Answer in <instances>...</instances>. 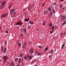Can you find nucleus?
Instances as JSON below:
<instances>
[{
    "label": "nucleus",
    "instance_id": "obj_1",
    "mask_svg": "<svg viewBox=\"0 0 66 66\" xmlns=\"http://www.w3.org/2000/svg\"><path fill=\"white\" fill-rule=\"evenodd\" d=\"M61 17V21H63L64 20H65L66 19V16L65 15L63 16L62 15H60Z\"/></svg>",
    "mask_w": 66,
    "mask_h": 66
},
{
    "label": "nucleus",
    "instance_id": "obj_2",
    "mask_svg": "<svg viewBox=\"0 0 66 66\" xmlns=\"http://www.w3.org/2000/svg\"><path fill=\"white\" fill-rule=\"evenodd\" d=\"M23 59L22 58L21 59L20 58H19L18 59V63L19 65L20 64V63H21V62H23Z\"/></svg>",
    "mask_w": 66,
    "mask_h": 66
},
{
    "label": "nucleus",
    "instance_id": "obj_3",
    "mask_svg": "<svg viewBox=\"0 0 66 66\" xmlns=\"http://www.w3.org/2000/svg\"><path fill=\"white\" fill-rule=\"evenodd\" d=\"M33 48H31L30 49V50L29 51V53L30 54L32 55V53H33Z\"/></svg>",
    "mask_w": 66,
    "mask_h": 66
},
{
    "label": "nucleus",
    "instance_id": "obj_4",
    "mask_svg": "<svg viewBox=\"0 0 66 66\" xmlns=\"http://www.w3.org/2000/svg\"><path fill=\"white\" fill-rule=\"evenodd\" d=\"M24 59H25V60H28V59H29V55H28L26 56H24Z\"/></svg>",
    "mask_w": 66,
    "mask_h": 66
},
{
    "label": "nucleus",
    "instance_id": "obj_5",
    "mask_svg": "<svg viewBox=\"0 0 66 66\" xmlns=\"http://www.w3.org/2000/svg\"><path fill=\"white\" fill-rule=\"evenodd\" d=\"M4 60H7L8 59V57L5 56H4L3 57Z\"/></svg>",
    "mask_w": 66,
    "mask_h": 66
},
{
    "label": "nucleus",
    "instance_id": "obj_6",
    "mask_svg": "<svg viewBox=\"0 0 66 66\" xmlns=\"http://www.w3.org/2000/svg\"><path fill=\"white\" fill-rule=\"evenodd\" d=\"M51 8H52V7H49L48 8V10L49 11L51 12V11H52V10H51Z\"/></svg>",
    "mask_w": 66,
    "mask_h": 66
},
{
    "label": "nucleus",
    "instance_id": "obj_7",
    "mask_svg": "<svg viewBox=\"0 0 66 66\" xmlns=\"http://www.w3.org/2000/svg\"><path fill=\"white\" fill-rule=\"evenodd\" d=\"M29 18L27 19H24V21H26V22H28L29 21Z\"/></svg>",
    "mask_w": 66,
    "mask_h": 66
},
{
    "label": "nucleus",
    "instance_id": "obj_8",
    "mask_svg": "<svg viewBox=\"0 0 66 66\" xmlns=\"http://www.w3.org/2000/svg\"><path fill=\"white\" fill-rule=\"evenodd\" d=\"M48 26L49 27H52V23L50 22L48 24Z\"/></svg>",
    "mask_w": 66,
    "mask_h": 66
},
{
    "label": "nucleus",
    "instance_id": "obj_9",
    "mask_svg": "<svg viewBox=\"0 0 66 66\" xmlns=\"http://www.w3.org/2000/svg\"><path fill=\"white\" fill-rule=\"evenodd\" d=\"M48 10H45L44 11V13L45 14H48Z\"/></svg>",
    "mask_w": 66,
    "mask_h": 66
},
{
    "label": "nucleus",
    "instance_id": "obj_10",
    "mask_svg": "<svg viewBox=\"0 0 66 66\" xmlns=\"http://www.w3.org/2000/svg\"><path fill=\"white\" fill-rule=\"evenodd\" d=\"M53 50L52 49L51 50V51H50V54H52L53 53Z\"/></svg>",
    "mask_w": 66,
    "mask_h": 66
},
{
    "label": "nucleus",
    "instance_id": "obj_11",
    "mask_svg": "<svg viewBox=\"0 0 66 66\" xmlns=\"http://www.w3.org/2000/svg\"><path fill=\"white\" fill-rule=\"evenodd\" d=\"M52 10L53 13H55V10H54V8H53V7L52 8Z\"/></svg>",
    "mask_w": 66,
    "mask_h": 66
},
{
    "label": "nucleus",
    "instance_id": "obj_12",
    "mask_svg": "<svg viewBox=\"0 0 66 66\" xmlns=\"http://www.w3.org/2000/svg\"><path fill=\"white\" fill-rule=\"evenodd\" d=\"M14 60L15 62H17L18 60V58H15V59Z\"/></svg>",
    "mask_w": 66,
    "mask_h": 66
},
{
    "label": "nucleus",
    "instance_id": "obj_13",
    "mask_svg": "<svg viewBox=\"0 0 66 66\" xmlns=\"http://www.w3.org/2000/svg\"><path fill=\"white\" fill-rule=\"evenodd\" d=\"M48 48L47 47H46V48H45V52H44V53H45V52H46V51H47V50H48Z\"/></svg>",
    "mask_w": 66,
    "mask_h": 66
},
{
    "label": "nucleus",
    "instance_id": "obj_14",
    "mask_svg": "<svg viewBox=\"0 0 66 66\" xmlns=\"http://www.w3.org/2000/svg\"><path fill=\"white\" fill-rule=\"evenodd\" d=\"M24 32H27V29L26 28H24L23 29Z\"/></svg>",
    "mask_w": 66,
    "mask_h": 66
},
{
    "label": "nucleus",
    "instance_id": "obj_15",
    "mask_svg": "<svg viewBox=\"0 0 66 66\" xmlns=\"http://www.w3.org/2000/svg\"><path fill=\"white\" fill-rule=\"evenodd\" d=\"M29 60H31L32 59V56H31L30 55L29 56Z\"/></svg>",
    "mask_w": 66,
    "mask_h": 66
},
{
    "label": "nucleus",
    "instance_id": "obj_16",
    "mask_svg": "<svg viewBox=\"0 0 66 66\" xmlns=\"http://www.w3.org/2000/svg\"><path fill=\"white\" fill-rule=\"evenodd\" d=\"M15 11H14L13 13V15L14 16V17H16V14H15Z\"/></svg>",
    "mask_w": 66,
    "mask_h": 66
},
{
    "label": "nucleus",
    "instance_id": "obj_17",
    "mask_svg": "<svg viewBox=\"0 0 66 66\" xmlns=\"http://www.w3.org/2000/svg\"><path fill=\"white\" fill-rule=\"evenodd\" d=\"M45 23H45V21H44L43 22V23H42V24L43 26H45Z\"/></svg>",
    "mask_w": 66,
    "mask_h": 66
},
{
    "label": "nucleus",
    "instance_id": "obj_18",
    "mask_svg": "<svg viewBox=\"0 0 66 66\" xmlns=\"http://www.w3.org/2000/svg\"><path fill=\"white\" fill-rule=\"evenodd\" d=\"M3 8V6L2 5H1L0 6V9H2Z\"/></svg>",
    "mask_w": 66,
    "mask_h": 66
},
{
    "label": "nucleus",
    "instance_id": "obj_19",
    "mask_svg": "<svg viewBox=\"0 0 66 66\" xmlns=\"http://www.w3.org/2000/svg\"><path fill=\"white\" fill-rule=\"evenodd\" d=\"M54 26H53L52 27L51 29H52V30H54Z\"/></svg>",
    "mask_w": 66,
    "mask_h": 66
},
{
    "label": "nucleus",
    "instance_id": "obj_20",
    "mask_svg": "<svg viewBox=\"0 0 66 66\" xmlns=\"http://www.w3.org/2000/svg\"><path fill=\"white\" fill-rule=\"evenodd\" d=\"M19 24L21 26H22V23L21 22H19Z\"/></svg>",
    "mask_w": 66,
    "mask_h": 66
},
{
    "label": "nucleus",
    "instance_id": "obj_21",
    "mask_svg": "<svg viewBox=\"0 0 66 66\" xmlns=\"http://www.w3.org/2000/svg\"><path fill=\"white\" fill-rule=\"evenodd\" d=\"M20 56L21 57H22L23 56V55H22V53L20 54Z\"/></svg>",
    "mask_w": 66,
    "mask_h": 66
},
{
    "label": "nucleus",
    "instance_id": "obj_22",
    "mask_svg": "<svg viewBox=\"0 0 66 66\" xmlns=\"http://www.w3.org/2000/svg\"><path fill=\"white\" fill-rule=\"evenodd\" d=\"M66 24V20L65 21V22H64L62 24V25H63V26H64V24Z\"/></svg>",
    "mask_w": 66,
    "mask_h": 66
},
{
    "label": "nucleus",
    "instance_id": "obj_23",
    "mask_svg": "<svg viewBox=\"0 0 66 66\" xmlns=\"http://www.w3.org/2000/svg\"><path fill=\"white\" fill-rule=\"evenodd\" d=\"M6 51L5 50H3V53H5L6 52Z\"/></svg>",
    "mask_w": 66,
    "mask_h": 66
},
{
    "label": "nucleus",
    "instance_id": "obj_24",
    "mask_svg": "<svg viewBox=\"0 0 66 66\" xmlns=\"http://www.w3.org/2000/svg\"><path fill=\"white\" fill-rule=\"evenodd\" d=\"M29 22L30 24H34V23H33L32 22H31V21H29Z\"/></svg>",
    "mask_w": 66,
    "mask_h": 66
},
{
    "label": "nucleus",
    "instance_id": "obj_25",
    "mask_svg": "<svg viewBox=\"0 0 66 66\" xmlns=\"http://www.w3.org/2000/svg\"><path fill=\"white\" fill-rule=\"evenodd\" d=\"M36 54H37V55H38V56H40V54H41L38 53H37Z\"/></svg>",
    "mask_w": 66,
    "mask_h": 66
},
{
    "label": "nucleus",
    "instance_id": "obj_26",
    "mask_svg": "<svg viewBox=\"0 0 66 66\" xmlns=\"http://www.w3.org/2000/svg\"><path fill=\"white\" fill-rule=\"evenodd\" d=\"M23 34L21 33L20 35V36L21 37H23Z\"/></svg>",
    "mask_w": 66,
    "mask_h": 66
},
{
    "label": "nucleus",
    "instance_id": "obj_27",
    "mask_svg": "<svg viewBox=\"0 0 66 66\" xmlns=\"http://www.w3.org/2000/svg\"><path fill=\"white\" fill-rule=\"evenodd\" d=\"M11 64L12 66H14V63L13 62H11Z\"/></svg>",
    "mask_w": 66,
    "mask_h": 66
},
{
    "label": "nucleus",
    "instance_id": "obj_28",
    "mask_svg": "<svg viewBox=\"0 0 66 66\" xmlns=\"http://www.w3.org/2000/svg\"><path fill=\"white\" fill-rule=\"evenodd\" d=\"M5 2H4L2 4V5H4V4H5Z\"/></svg>",
    "mask_w": 66,
    "mask_h": 66
},
{
    "label": "nucleus",
    "instance_id": "obj_29",
    "mask_svg": "<svg viewBox=\"0 0 66 66\" xmlns=\"http://www.w3.org/2000/svg\"><path fill=\"white\" fill-rule=\"evenodd\" d=\"M5 16H5V14H3V15H2V17H5Z\"/></svg>",
    "mask_w": 66,
    "mask_h": 66
},
{
    "label": "nucleus",
    "instance_id": "obj_30",
    "mask_svg": "<svg viewBox=\"0 0 66 66\" xmlns=\"http://www.w3.org/2000/svg\"><path fill=\"white\" fill-rule=\"evenodd\" d=\"M33 62H34V61H32V62H30V64H31V65H32V64H33Z\"/></svg>",
    "mask_w": 66,
    "mask_h": 66
},
{
    "label": "nucleus",
    "instance_id": "obj_31",
    "mask_svg": "<svg viewBox=\"0 0 66 66\" xmlns=\"http://www.w3.org/2000/svg\"><path fill=\"white\" fill-rule=\"evenodd\" d=\"M42 47V46H41V45H40L38 46L39 48H40V49H41Z\"/></svg>",
    "mask_w": 66,
    "mask_h": 66
},
{
    "label": "nucleus",
    "instance_id": "obj_32",
    "mask_svg": "<svg viewBox=\"0 0 66 66\" xmlns=\"http://www.w3.org/2000/svg\"><path fill=\"white\" fill-rule=\"evenodd\" d=\"M3 50L6 51V48L5 47H4L3 49Z\"/></svg>",
    "mask_w": 66,
    "mask_h": 66
},
{
    "label": "nucleus",
    "instance_id": "obj_33",
    "mask_svg": "<svg viewBox=\"0 0 66 66\" xmlns=\"http://www.w3.org/2000/svg\"><path fill=\"white\" fill-rule=\"evenodd\" d=\"M5 32L6 33H9V31H8L7 30H6Z\"/></svg>",
    "mask_w": 66,
    "mask_h": 66
},
{
    "label": "nucleus",
    "instance_id": "obj_34",
    "mask_svg": "<svg viewBox=\"0 0 66 66\" xmlns=\"http://www.w3.org/2000/svg\"><path fill=\"white\" fill-rule=\"evenodd\" d=\"M53 33V31H50V34H52Z\"/></svg>",
    "mask_w": 66,
    "mask_h": 66
},
{
    "label": "nucleus",
    "instance_id": "obj_35",
    "mask_svg": "<svg viewBox=\"0 0 66 66\" xmlns=\"http://www.w3.org/2000/svg\"><path fill=\"white\" fill-rule=\"evenodd\" d=\"M60 9H61V8H62V5L60 4Z\"/></svg>",
    "mask_w": 66,
    "mask_h": 66
},
{
    "label": "nucleus",
    "instance_id": "obj_36",
    "mask_svg": "<svg viewBox=\"0 0 66 66\" xmlns=\"http://www.w3.org/2000/svg\"><path fill=\"white\" fill-rule=\"evenodd\" d=\"M1 47H2V50H1V51H2L3 50V46H1Z\"/></svg>",
    "mask_w": 66,
    "mask_h": 66
},
{
    "label": "nucleus",
    "instance_id": "obj_37",
    "mask_svg": "<svg viewBox=\"0 0 66 66\" xmlns=\"http://www.w3.org/2000/svg\"><path fill=\"white\" fill-rule=\"evenodd\" d=\"M19 47H20L21 46V43H19Z\"/></svg>",
    "mask_w": 66,
    "mask_h": 66
},
{
    "label": "nucleus",
    "instance_id": "obj_38",
    "mask_svg": "<svg viewBox=\"0 0 66 66\" xmlns=\"http://www.w3.org/2000/svg\"><path fill=\"white\" fill-rule=\"evenodd\" d=\"M60 35H61V36H63V34H62V33L61 32Z\"/></svg>",
    "mask_w": 66,
    "mask_h": 66
},
{
    "label": "nucleus",
    "instance_id": "obj_39",
    "mask_svg": "<svg viewBox=\"0 0 66 66\" xmlns=\"http://www.w3.org/2000/svg\"><path fill=\"white\" fill-rule=\"evenodd\" d=\"M30 26H29L28 27V29H30Z\"/></svg>",
    "mask_w": 66,
    "mask_h": 66
},
{
    "label": "nucleus",
    "instance_id": "obj_40",
    "mask_svg": "<svg viewBox=\"0 0 66 66\" xmlns=\"http://www.w3.org/2000/svg\"><path fill=\"white\" fill-rule=\"evenodd\" d=\"M51 17H52V15H51V14H50V16H49V18H50Z\"/></svg>",
    "mask_w": 66,
    "mask_h": 66
},
{
    "label": "nucleus",
    "instance_id": "obj_41",
    "mask_svg": "<svg viewBox=\"0 0 66 66\" xmlns=\"http://www.w3.org/2000/svg\"><path fill=\"white\" fill-rule=\"evenodd\" d=\"M16 25H19V22H18L17 23H16Z\"/></svg>",
    "mask_w": 66,
    "mask_h": 66
},
{
    "label": "nucleus",
    "instance_id": "obj_42",
    "mask_svg": "<svg viewBox=\"0 0 66 66\" xmlns=\"http://www.w3.org/2000/svg\"><path fill=\"white\" fill-rule=\"evenodd\" d=\"M50 15H52V11H51V12L50 13Z\"/></svg>",
    "mask_w": 66,
    "mask_h": 66
},
{
    "label": "nucleus",
    "instance_id": "obj_43",
    "mask_svg": "<svg viewBox=\"0 0 66 66\" xmlns=\"http://www.w3.org/2000/svg\"><path fill=\"white\" fill-rule=\"evenodd\" d=\"M65 44H63L62 46H63V47H64V46H65Z\"/></svg>",
    "mask_w": 66,
    "mask_h": 66
},
{
    "label": "nucleus",
    "instance_id": "obj_44",
    "mask_svg": "<svg viewBox=\"0 0 66 66\" xmlns=\"http://www.w3.org/2000/svg\"><path fill=\"white\" fill-rule=\"evenodd\" d=\"M12 5L11 4H10V6H9V8H10V7H11V6Z\"/></svg>",
    "mask_w": 66,
    "mask_h": 66
},
{
    "label": "nucleus",
    "instance_id": "obj_45",
    "mask_svg": "<svg viewBox=\"0 0 66 66\" xmlns=\"http://www.w3.org/2000/svg\"><path fill=\"white\" fill-rule=\"evenodd\" d=\"M6 61H7V60H5L4 61V63H6Z\"/></svg>",
    "mask_w": 66,
    "mask_h": 66
},
{
    "label": "nucleus",
    "instance_id": "obj_46",
    "mask_svg": "<svg viewBox=\"0 0 66 66\" xmlns=\"http://www.w3.org/2000/svg\"><path fill=\"white\" fill-rule=\"evenodd\" d=\"M5 16H6V15H8V13H6V14H5Z\"/></svg>",
    "mask_w": 66,
    "mask_h": 66
},
{
    "label": "nucleus",
    "instance_id": "obj_47",
    "mask_svg": "<svg viewBox=\"0 0 66 66\" xmlns=\"http://www.w3.org/2000/svg\"><path fill=\"white\" fill-rule=\"evenodd\" d=\"M48 57L49 58H51V55H49L48 56Z\"/></svg>",
    "mask_w": 66,
    "mask_h": 66
},
{
    "label": "nucleus",
    "instance_id": "obj_48",
    "mask_svg": "<svg viewBox=\"0 0 66 66\" xmlns=\"http://www.w3.org/2000/svg\"><path fill=\"white\" fill-rule=\"evenodd\" d=\"M35 53H36V54H37V51H35Z\"/></svg>",
    "mask_w": 66,
    "mask_h": 66
},
{
    "label": "nucleus",
    "instance_id": "obj_49",
    "mask_svg": "<svg viewBox=\"0 0 66 66\" xmlns=\"http://www.w3.org/2000/svg\"><path fill=\"white\" fill-rule=\"evenodd\" d=\"M5 45H7V41H6L5 43Z\"/></svg>",
    "mask_w": 66,
    "mask_h": 66
},
{
    "label": "nucleus",
    "instance_id": "obj_50",
    "mask_svg": "<svg viewBox=\"0 0 66 66\" xmlns=\"http://www.w3.org/2000/svg\"><path fill=\"white\" fill-rule=\"evenodd\" d=\"M28 10H31V7H30L28 8Z\"/></svg>",
    "mask_w": 66,
    "mask_h": 66
},
{
    "label": "nucleus",
    "instance_id": "obj_51",
    "mask_svg": "<svg viewBox=\"0 0 66 66\" xmlns=\"http://www.w3.org/2000/svg\"><path fill=\"white\" fill-rule=\"evenodd\" d=\"M2 2H3L2 1H0V3H2Z\"/></svg>",
    "mask_w": 66,
    "mask_h": 66
},
{
    "label": "nucleus",
    "instance_id": "obj_52",
    "mask_svg": "<svg viewBox=\"0 0 66 66\" xmlns=\"http://www.w3.org/2000/svg\"><path fill=\"white\" fill-rule=\"evenodd\" d=\"M65 0H61V2H62V1H64Z\"/></svg>",
    "mask_w": 66,
    "mask_h": 66
},
{
    "label": "nucleus",
    "instance_id": "obj_53",
    "mask_svg": "<svg viewBox=\"0 0 66 66\" xmlns=\"http://www.w3.org/2000/svg\"><path fill=\"white\" fill-rule=\"evenodd\" d=\"M63 46H62V47H61V49H63Z\"/></svg>",
    "mask_w": 66,
    "mask_h": 66
},
{
    "label": "nucleus",
    "instance_id": "obj_54",
    "mask_svg": "<svg viewBox=\"0 0 66 66\" xmlns=\"http://www.w3.org/2000/svg\"><path fill=\"white\" fill-rule=\"evenodd\" d=\"M35 5V4H34V5H33L32 6V7H34V5Z\"/></svg>",
    "mask_w": 66,
    "mask_h": 66
},
{
    "label": "nucleus",
    "instance_id": "obj_55",
    "mask_svg": "<svg viewBox=\"0 0 66 66\" xmlns=\"http://www.w3.org/2000/svg\"><path fill=\"white\" fill-rule=\"evenodd\" d=\"M62 9L63 10H65V8H63Z\"/></svg>",
    "mask_w": 66,
    "mask_h": 66
},
{
    "label": "nucleus",
    "instance_id": "obj_56",
    "mask_svg": "<svg viewBox=\"0 0 66 66\" xmlns=\"http://www.w3.org/2000/svg\"><path fill=\"white\" fill-rule=\"evenodd\" d=\"M56 4V3H54V4L55 5V4Z\"/></svg>",
    "mask_w": 66,
    "mask_h": 66
},
{
    "label": "nucleus",
    "instance_id": "obj_57",
    "mask_svg": "<svg viewBox=\"0 0 66 66\" xmlns=\"http://www.w3.org/2000/svg\"><path fill=\"white\" fill-rule=\"evenodd\" d=\"M37 31H38V30H39V29H37Z\"/></svg>",
    "mask_w": 66,
    "mask_h": 66
},
{
    "label": "nucleus",
    "instance_id": "obj_58",
    "mask_svg": "<svg viewBox=\"0 0 66 66\" xmlns=\"http://www.w3.org/2000/svg\"><path fill=\"white\" fill-rule=\"evenodd\" d=\"M65 32H64V34L65 35Z\"/></svg>",
    "mask_w": 66,
    "mask_h": 66
},
{
    "label": "nucleus",
    "instance_id": "obj_59",
    "mask_svg": "<svg viewBox=\"0 0 66 66\" xmlns=\"http://www.w3.org/2000/svg\"><path fill=\"white\" fill-rule=\"evenodd\" d=\"M15 10V9H14L13 10H12L13 11H14Z\"/></svg>",
    "mask_w": 66,
    "mask_h": 66
},
{
    "label": "nucleus",
    "instance_id": "obj_60",
    "mask_svg": "<svg viewBox=\"0 0 66 66\" xmlns=\"http://www.w3.org/2000/svg\"><path fill=\"white\" fill-rule=\"evenodd\" d=\"M19 28V27H17V28Z\"/></svg>",
    "mask_w": 66,
    "mask_h": 66
},
{
    "label": "nucleus",
    "instance_id": "obj_61",
    "mask_svg": "<svg viewBox=\"0 0 66 66\" xmlns=\"http://www.w3.org/2000/svg\"><path fill=\"white\" fill-rule=\"evenodd\" d=\"M1 28H0V30H1Z\"/></svg>",
    "mask_w": 66,
    "mask_h": 66
},
{
    "label": "nucleus",
    "instance_id": "obj_62",
    "mask_svg": "<svg viewBox=\"0 0 66 66\" xmlns=\"http://www.w3.org/2000/svg\"><path fill=\"white\" fill-rule=\"evenodd\" d=\"M44 5V4L43 5Z\"/></svg>",
    "mask_w": 66,
    "mask_h": 66
},
{
    "label": "nucleus",
    "instance_id": "obj_63",
    "mask_svg": "<svg viewBox=\"0 0 66 66\" xmlns=\"http://www.w3.org/2000/svg\"><path fill=\"white\" fill-rule=\"evenodd\" d=\"M25 1H27V0H25Z\"/></svg>",
    "mask_w": 66,
    "mask_h": 66
},
{
    "label": "nucleus",
    "instance_id": "obj_64",
    "mask_svg": "<svg viewBox=\"0 0 66 66\" xmlns=\"http://www.w3.org/2000/svg\"><path fill=\"white\" fill-rule=\"evenodd\" d=\"M0 5H1V4L0 3Z\"/></svg>",
    "mask_w": 66,
    "mask_h": 66
}]
</instances>
